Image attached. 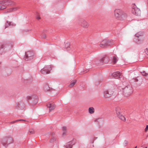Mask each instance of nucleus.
Instances as JSON below:
<instances>
[{
    "mask_svg": "<svg viewBox=\"0 0 148 148\" xmlns=\"http://www.w3.org/2000/svg\"><path fill=\"white\" fill-rule=\"evenodd\" d=\"M118 90H119V92H122V94L125 96H129L132 92V87L130 85L124 88L119 87L118 88Z\"/></svg>",
    "mask_w": 148,
    "mask_h": 148,
    "instance_id": "obj_1",
    "label": "nucleus"
},
{
    "mask_svg": "<svg viewBox=\"0 0 148 148\" xmlns=\"http://www.w3.org/2000/svg\"><path fill=\"white\" fill-rule=\"evenodd\" d=\"M13 45L12 44H6L2 45L0 49V53L2 54L5 52L12 51L13 49Z\"/></svg>",
    "mask_w": 148,
    "mask_h": 148,
    "instance_id": "obj_2",
    "label": "nucleus"
},
{
    "mask_svg": "<svg viewBox=\"0 0 148 148\" xmlns=\"http://www.w3.org/2000/svg\"><path fill=\"white\" fill-rule=\"evenodd\" d=\"M114 13L115 16L119 20H123L127 16L126 14L120 9H116Z\"/></svg>",
    "mask_w": 148,
    "mask_h": 148,
    "instance_id": "obj_3",
    "label": "nucleus"
},
{
    "mask_svg": "<svg viewBox=\"0 0 148 148\" xmlns=\"http://www.w3.org/2000/svg\"><path fill=\"white\" fill-rule=\"evenodd\" d=\"M13 142L12 139L10 137H5L2 141V144L5 147L9 144L12 143Z\"/></svg>",
    "mask_w": 148,
    "mask_h": 148,
    "instance_id": "obj_4",
    "label": "nucleus"
},
{
    "mask_svg": "<svg viewBox=\"0 0 148 148\" xmlns=\"http://www.w3.org/2000/svg\"><path fill=\"white\" fill-rule=\"evenodd\" d=\"M114 88L109 89L107 90H105L103 92V96L105 98H108L111 96L114 93Z\"/></svg>",
    "mask_w": 148,
    "mask_h": 148,
    "instance_id": "obj_5",
    "label": "nucleus"
},
{
    "mask_svg": "<svg viewBox=\"0 0 148 148\" xmlns=\"http://www.w3.org/2000/svg\"><path fill=\"white\" fill-rule=\"evenodd\" d=\"M26 98L28 101H31L34 104H36L37 102V97L35 95L28 96Z\"/></svg>",
    "mask_w": 148,
    "mask_h": 148,
    "instance_id": "obj_6",
    "label": "nucleus"
},
{
    "mask_svg": "<svg viewBox=\"0 0 148 148\" xmlns=\"http://www.w3.org/2000/svg\"><path fill=\"white\" fill-rule=\"evenodd\" d=\"M132 12L133 14L137 16H140L141 11L140 9L138 8L134 4L132 6Z\"/></svg>",
    "mask_w": 148,
    "mask_h": 148,
    "instance_id": "obj_7",
    "label": "nucleus"
},
{
    "mask_svg": "<svg viewBox=\"0 0 148 148\" xmlns=\"http://www.w3.org/2000/svg\"><path fill=\"white\" fill-rule=\"evenodd\" d=\"M143 34L142 33L139 32L135 34V41L138 43H140L143 40L144 38L142 36Z\"/></svg>",
    "mask_w": 148,
    "mask_h": 148,
    "instance_id": "obj_8",
    "label": "nucleus"
},
{
    "mask_svg": "<svg viewBox=\"0 0 148 148\" xmlns=\"http://www.w3.org/2000/svg\"><path fill=\"white\" fill-rule=\"evenodd\" d=\"M51 70V67L50 65H46L40 70L41 73L44 74H46L50 73Z\"/></svg>",
    "mask_w": 148,
    "mask_h": 148,
    "instance_id": "obj_9",
    "label": "nucleus"
},
{
    "mask_svg": "<svg viewBox=\"0 0 148 148\" xmlns=\"http://www.w3.org/2000/svg\"><path fill=\"white\" fill-rule=\"evenodd\" d=\"M34 58V54L32 52L28 51L25 53V60L26 61L31 60Z\"/></svg>",
    "mask_w": 148,
    "mask_h": 148,
    "instance_id": "obj_10",
    "label": "nucleus"
},
{
    "mask_svg": "<svg viewBox=\"0 0 148 148\" xmlns=\"http://www.w3.org/2000/svg\"><path fill=\"white\" fill-rule=\"evenodd\" d=\"M120 108L119 107H117L116 109V114L117 116L121 120L123 121H125L126 119L125 117L122 115L120 111Z\"/></svg>",
    "mask_w": 148,
    "mask_h": 148,
    "instance_id": "obj_11",
    "label": "nucleus"
},
{
    "mask_svg": "<svg viewBox=\"0 0 148 148\" xmlns=\"http://www.w3.org/2000/svg\"><path fill=\"white\" fill-rule=\"evenodd\" d=\"M79 23L84 28H88L89 26L88 23L84 19H80L79 20Z\"/></svg>",
    "mask_w": 148,
    "mask_h": 148,
    "instance_id": "obj_12",
    "label": "nucleus"
},
{
    "mask_svg": "<svg viewBox=\"0 0 148 148\" xmlns=\"http://www.w3.org/2000/svg\"><path fill=\"white\" fill-rule=\"evenodd\" d=\"M111 75L112 77L118 79L121 78L122 77L120 72L118 71L114 72Z\"/></svg>",
    "mask_w": 148,
    "mask_h": 148,
    "instance_id": "obj_13",
    "label": "nucleus"
},
{
    "mask_svg": "<svg viewBox=\"0 0 148 148\" xmlns=\"http://www.w3.org/2000/svg\"><path fill=\"white\" fill-rule=\"evenodd\" d=\"M47 107L49 108V111L54 109L55 108V105L53 103H49L47 104Z\"/></svg>",
    "mask_w": 148,
    "mask_h": 148,
    "instance_id": "obj_14",
    "label": "nucleus"
},
{
    "mask_svg": "<svg viewBox=\"0 0 148 148\" xmlns=\"http://www.w3.org/2000/svg\"><path fill=\"white\" fill-rule=\"evenodd\" d=\"M3 1L5 2L4 4L6 6L7 5H13L14 4V3L13 1L11 0H3Z\"/></svg>",
    "mask_w": 148,
    "mask_h": 148,
    "instance_id": "obj_15",
    "label": "nucleus"
},
{
    "mask_svg": "<svg viewBox=\"0 0 148 148\" xmlns=\"http://www.w3.org/2000/svg\"><path fill=\"white\" fill-rule=\"evenodd\" d=\"M5 2L3 1H0V11L6 8L7 6L5 5Z\"/></svg>",
    "mask_w": 148,
    "mask_h": 148,
    "instance_id": "obj_16",
    "label": "nucleus"
},
{
    "mask_svg": "<svg viewBox=\"0 0 148 148\" xmlns=\"http://www.w3.org/2000/svg\"><path fill=\"white\" fill-rule=\"evenodd\" d=\"M19 8L18 7H14L13 8H10L6 11V12L8 13L15 11L17 10Z\"/></svg>",
    "mask_w": 148,
    "mask_h": 148,
    "instance_id": "obj_17",
    "label": "nucleus"
},
{
    "mask_svg": "<svg viewBox=\"0 0 148 148\" xmlns=\"http://www.w3.org/2000/svg\"><path fill=\"white\" fill-rule=\"evenodd\" d=\"M74 144L73 141L69 142L65 146V148H72V146Z\"/></svg>",
    "mask_w": 148,
    "mask_h": 148,
    "instance_id": "obj_18",
    "label": "nucleus"
},
{
    "mask_svg": "<svg viewBox=\"0 0 148 148\" xmlns=\"http://www.w3.org/2000/svg\"><path fill=\"white\" fill-rule=\"evenodd\" d=\"M105 42H106V46H109L111 45L112 43H113V41L111 40H105Z\"/></svg>",
    "mask_w": 148,
    "mask_h": 148,
    "instance_id": "obj_19",
    "label": "nucleus"
},
{
    "mask_svg": "<svg viewBox=\"0 0 148 148\" xmlns=\"http://www.w3.org/2000/svg\"><path fill=\"white\" fill-rule=\"evenodd\" d=\"M95 64L97 65L101 66L103 64V62L101 59L100 60H97L95 62Z\"/></svg>",
    "mask_w": 148,
    "mask_h": 148,
    "instance_id": "obj_20",
    "label": "nucleus"
},
{
    "mask_svg": "<svg viewBox=\"0 0 148 148\" xmlns=\"http://www.w3.org/2000/svg\"><path fill=\"white\" fill-rule=\"evenodd\" d=\"M103 61V63L104 62L105 63H108L109 61V58L108 57H105L101 59Z\"/></svg>",
    "mask_w": 148,
    "mask_h": 148,
    "instance_id": "obj_21",
    "label": "nucleus"
},
{
    "mask_svg": "<svg viewBox=\"0 0 148 148\" xmlns=\"http://www.w3.org/2000/svg\"><path fill=\"white\" fill-rule=\"evenodd\" d=\"M51 88L49 87V85L47 84H46L44 87V89L45 91H48L51 90Z\"/></svg>",
    "mask_w": 148,
    "mask_h": 148,
    "instance_id": "obj_22",
    "label": "nucleus"
},
{
    "mask_svg": "<svg viewBox=\"0 0 148 148\" xmlns=\"http://www.w3.org/2000/svg\"><path fill=\"white\" fill-rule=\"evenodd\" d=\"M11 25L15 26V25L12 22H9L7 21L5 24V27H7Z\"/></svg>",
    "mask_w": 148,
    "mask_h": 148,
    "instance_id": "obj_23",
    "label": "nucleus"
},
{
    "mask_svg": "<svg viewBox=\"0 0 148 148\" xmlns=\"http://www.w3.org/2000/svg\"><path fill=\"white\" fill-rule=\"evenodd\" d=\"M113 62L114 63H116L118 61V58L116 56H114L112 57V59Z\"/></svg>",
    "mask_w": 148,
    "mask_h": 148,
    "instance_id": "obj_24",
    "label": "nucleus"
},
{
    "mask_svg": "<svg viewBox=\"0 0 148 148\" xmlns=\"http://www.w3.org/2000/svg\"><path fill=\"white\" fill-rule=\"evenodd\" d=\"M105 42H105V40L102 41L99 45L100 47L103 48H105V47H106Z\"/></svg>",
    "mask_w": 148,
    "mask_h": 148,
    "instance_id": "obj_25",
    "label": "nucleus"
},
{
    "mask_svg": "<svg viewBox=\"0 0 148 148\" xmlns=\"http://www.w3.org/2000/svg\"><path fill=\"white\" fill-rule=\"evenodd\" d=\"M89 112L90 114H92L93 113L95 112V110L93 107H90L88 109Z\"/></svg>",
    "mask_w": 148,
    "mask_h": 148,
    "instance_id": "obj_26",
    "label": "nucleus"
},
{
    "mask_svg": "<svg viewBox=\"0 0 148 148\" xmlns=\"http://www.w3.org/2000/svg\"><path fill=\"white\" fill-rule=\"evenodd\" d=\"M18 105V107L21 109H23L25 108V105L23 103L21 102L19 103Z\"/></svg>",
    "mask_w": 148,
    "mask_h": 148,
    "instance_id": "obj_27",
    "label": "nucleus"
},
{
    "mask_svg": "<svg viewBox=\"0 0 148 148\" xmlns=\"http://www.w3.org/2000/svg\"><path fill=\"white\" fill-rule=\"evenodd\" d=\"M76 80H74V81H73L69 85V86L70 87H72L76 83Z\"/></svg>",
    "mask_w": 148,
    "mask_h": 148,
    "instance_id": "obj_28",
    "label": "nucleus"
},
{
    "mask_svg": "<svg viewBox=\"0 0 148 148\" xmlns=\"http://www.w3.org/2000/svg\"><path fill=\"white\" fill-rule=\"evenodd\" d=\"M70 46V44L69 42H68L65 45V48H67L68 50H69V47Z\"/></svg>",
    "mask_w": 148,
    "mask_h": 148,
    "instance_id": "obj_29",
    "label": "nucleus"
},
{
    "mask_svg": "<svg viewBox=\"0 0 148 148\" xmlns=\"http://www.w3.org/2000/svg\"><path fill=\"white\" fill-rule=\"evenodd\" d=\"M56 140V138L55 137H53L51 138L50 142L51 143L55 141Z\"/></svg>",
    "mask_w": 148,
    "mask_h": 148,
    "instance_id": "obj_30",
    "label": "nucleus"
},
{
    "mask_svg": "<svg viewBox=\"0 0 148 148\" xmlns=\"http://www.w3.org/2000/svg\"><path fill=\"white\" fill-rule=\"evenodd\" d=\"M142 74L143 75L145 76H146L148 77V74L147 73H145V71H143V73H142Z\"/></svg>",
    "mask_w": 148,
    "mask_h": 148,
    "instance_id": "obj_31",
    "label": "nucleus"
},
{
    "mask_svg": "<svg viewBox=\"0 0 148 148\" xmlns=\"http://www.w3.org/2000/svg\"><path fill=\"white\" fill-rule=\"evenodd\" d=\"M62 130L64 132L66 131V127L65 126H63L62 128Z\"/></svg>",
    "mask_w": 148,
    "mask_h": 148,
    "instance_id": "obj_32",
    "label": "nucleus"
},
{
    "mask_svg": "<svg viewBox=\"0 0 148 148\" xmlns=\"http://www.w3.org/2000/svg\"><path fill=\"white\" fill-rule=\"evenodd\" d=\"M20 120H17L16 121H13L11 122V123H14L16 122L17 121H19Z\"/></svg>",
    "mask_w": 148,
    "mask_h": 148,
    "instance_id": "obj_33",
    "label": "nucleus"
},
{
    "mask_svg": "<svg viewBox=\"0 0 148 148\" xmlns=\"http://www.w3.org/2000/svg\"><path fill=\"white\" fill-rule=\"evenodd\" d=\"M145 53L148 55V49L147 48L145 50Z\"/></svg>",
    "mask_w": 148,
    "mask_h": 148,
    "instance_id": "obj_34",
    "label": "nucleus"
},
{
    "mask_svg": "<svg viewBox=\"0 0 148 148\" xmlns=\"http://www.w3.org/2000/svg\"><path fill=\"white\" fill-rule=\"evenodd\" d=\"M127 143H128V142L127 141L125 140L124 141V144L125 146H126V145H127Z\"/></svg>",
    "mask_w": 148,
    "mask_h": 148,
    "instance_id": "obj_35",
    "label": "nucleus"
},
{
    "mask_svg": "<svg viewBox=\"0 0 148 148\" xmlns=\"http://www.w3.org/2000/svg\"><path fill=\"white\" fill-rule=\"evenodd\" d=\"M46 36L45 34H42L41 36V37L42 38H45L46 37Z\"/></svg>",
    "mask_w": 148,
    "mask_h": 148,
    "instance_id": "obj_36",
    "label": "nucleus"
},
{
    "mask_svg": "<svg viewBox=\"0 0 148 148\" xmlns=\"http://www.w3.org/2000/svg\"><path fill=\"white\" fill-rule=\"evenodd\" d=\"M66 131L64 132L63 133H62V135L63 136H65L66 134Z\"/></svg>",
    "mask_w": 148,
    "mask_h": 148,
    "instance_id": "obj_37",
    "label": "nucleus"
},
{
    "mask_svg": "<svg viewBox=\"0 0 148 148\" xmlns=\"http://www.w3.org/2000/svg\"><path fill=\"white\" fill-rule=\"evenodd\" d=\"M36 18L38 20H39L40 19V17L38 16V15L36 16Z\"/></svg>",
    "mask_w": 148,
    "mask_h": 148,
    "instance_id": "obj_38",
    "label": "nucleus"
},
{
    "mask_svg": "<svg viewBox=\"0 0 148 148\" xmlns=\"http://www.w3.org/2000/svg\"><path fill=\"white\" fill-rule=\"evenodd\" d=\"M89 70L88 69H87L86 71H83L82 72H84V73H86V72H88L89 71ZM81 72H82L81 71Z\"/></svg>",
    "mask_w": 148,
    "mask_h": 148,
    "instance_id": "obj_39",
    "label": "nucleus"
},
{
    "mask_svg": "<svg viewBox=\"0 0 148 148\" xmlns=\"http://www.w3.org/2000/svg\"><path fill=\"white\" fill-rule=\"evenodd\" d=\"M148 129V125H147L146 127L145 128V130L146 131Z\"/></svg>",
    "mask_w": 148,
    "mask_h": 148,
    "instance_id": "obj_40",
    "label": "nucleus"
},
{
    "mask_svg": "<svg viewBox=\"0 0 148 148\" xmlns=\"http://www.w3.org/2000/svg\"><path fill=\"white\" fill-rule=\"evenodd\" d=\"M101 119H102V118H98L97 119V122H98L99 120H101Z\"/></svg>",
    "mask_w": 148,
    "mask_h": 148,
    "instance_id": "obj_41",
    "label": "nucleus"
},
{
    "mask_svg": "<svg viewBox=\"0 0 148 148\" xmlns=\"http://www.w3.org/2000/svg\"><path fill=\"white\" fill-rule=\"evenodd\" d=\"M30 132L31 134H33V133H34V131H30Z\"/></svg>",
    "mask_w": 148,
    "mask_h": 148,
    "instance_id": "obj_42",
    "label": "nucleus"
},
{
    "mask_svg": "<svg viewBox=\"0 0 148 148\" xmlns=\"http://www.w3.org/2000/svg\"><path fill=\"white\" fill-rule=\"evenodd\" d=\"M20 120L19 121H26L25 120L23 119H20Z\"/></svg>",
    "mask_w": 148,
    "mask_h": 148,
    "instance_id": "obj_43",
    "label": "nucleus"
},
{
    "mask_svg": "<svg viewBox=\"0 0 148 148\" xmlns=\"http://www.w3.org/2000/svg\"><path fill=\"white\" fill-rule=\"evenodd\" d=\"M20 120L19 121H26L25 120L23 119H20Z\"/></svg>",
    "mask_w": 148,
    "mask_h": 148,
    "instance_id": "obj_44",
    "label": "nucleus"
},
{
    "mask_svg": "<svg viewBox=\"0 0 148 148\" xmlns=\"http://www.w3.org/2000/svg\"><path fill=\"white\" fill-rule=\"evenodd\" d=\"M135 80L136 82H138V79H135Z\"/></svg>",
    "mask_w": 148,
    "mask_h": 148,
    "instance_id": "obj_45",
    "label": "nucleus"
},
{
    "mask_svg": "<svg viewBox=\"0 0 148 148\" xmlns=\"http://www.w3.org/2000/svg\"><path fill=\"white\" fill-rule=\"evenodd\" d=\"M49 134H47V136L48 135L49 136Z\"/></svg>",
    "mask_w": 148,
    "mask_h": 148,
    "instance_id": "obj_46",
    "label": "nucleus"
},
{
    "mask_svg": "<svg viewBox=\"0 0 148 148\" xmlns=\"http://www.w3.org/2000/svg\"><path fill=\"white\" fill-rule=\"evenodd\" d=\"M137 146H136V147L134 148H137Z\"/></svg>",
    "mask_w": 148,
    "mask_h": 148,
    "instance_id": "obj_47",
    "label": "nucleus"
},
{
    "mask_svg": "<svg viewBox=\"0 0 148 148\" xmlns=\"http://www.w3.org/2000/svg\"><path fill=\"white\" fill-rule=\"evenodd\" d=\"M54 134H53L52 136H53Z\"/></svg>",
    "mask_w": 148,
    "mask_h": 148,
    "instance_id": "obj_48",
    "label": "nucleus"
},
{
    "mask_svg": "<svg viewBox=\"0 0 148 148\" xmlns=\"http://www.w3.org/2000/svg\"><path fill=\"white\" fill-rule=\"evenodd\" d=\"M145 148H147V147H145Z\"/></svg>",
    "mask_w": 148,
    "mask_h": 148,
    "instance_id": "obj_49",
    "label": "nucleus"
}]
</instances>
